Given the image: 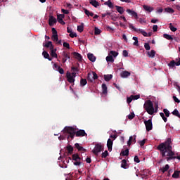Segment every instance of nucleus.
I'll use <instances>...</instances> for the list:
<instances>
[{"mask_svg":"<svg viewBox=\"0 0 180 180\" xmlns=\"http://www.w3.org/2000/svg\"><path fill=\"white\" fill-rule=\"evenodd\" d=\"M158 150L164 158H180V155H175V153L172 151V146H171L169 142L166 141L160 143L158 146Z\"/></svg>","mask_w":180,"mask_h":180,"instance_id":"nucleus-1","label":"nucleus"},{"mask_svg":"<svg viewBox=\"0 0 180 180\" xmlns=\"http://www.w3.org/2000/svg\"><path fill=\"white\" fill-rule=\"evenodd\" d=\"M143 108L146 110V112L150 115H153L158 112V109L154 108V103H153L151 100H147L145 101Z\"/></svg>","mask_w":180,"mask_h":180,"instance_id":"nucleus-2","label":"nucleus"},{"mask_svg":"<svg viewBox=\"0 0 180 180\" xmlns=\"http://www.w3.org/2000/svg\"><path fill=\"white\" fill-rule=\"evenodd\" d=\"M119 56V52L111 51L108 53V56L105 58L107 63H114L115 58Z\"/></svg>","mask_w":180,"mask_h":180,"instance_id":"nucleus-3","label":"nucleus"},{"mask_svg":"<svg viewBox=\"0 0 180 180\" xmlns=\"http://www.w3.org/2000/svg\"><path fill=\"white\" fill-rule=\"evenodd\" d=\"M77 77V72H73L72 73H70L68 72L66 73V78L68 79V82L70 84H74L75 82V78Z\"/></svg>","mask_w":180,"mask_h":180,"instance_id":"nucleus-4","label":"nucleus"},{"mask_svg":"<svg viewBox=\"0 0 180 180\" xmlns=\"http://www.w3.org/2000/svg\"><path fill=\"white\" fill-rule=\"evenodd\" d=\"M103 150V146L101 143H98L95 146L94 148L93 149V153L98 157L102 153Z\"/></svg>","mask_w":180,"mask_h":180,"instance_id":"nucleus-5","label":"nucleus"},{"mask_svg":"<svg viewBox=\"0 0 180 180\" xmlns=\"http://www.w3.org/2000/svg\"><path fill=\"white\" fill-rule=\"evenodd\" d=\"M64 131H65L66 133H68V134H70L69 136L71 137V139H74V136H75V134H76V130L72 127H65L64 129Z\"/></svg>","mask_w":180,"mask_h":180,"instance_id":"nucleus-6","label":"nucleus"},{"mask_svg":"<svg viewBox=\"0 0 180 180\" xmlns=\"http://www.w3.org/2000/svg\"><path fill=\"white\" fill-rule=\"evenodd\" d=\"M52 64L53 70H54V71H57L58 72H59V74H61L62 75L64 74V69L60 67L56 63L52 62Z\"/></svg>","mask_w":180,"mask_h":180,"instance_id":"nucleus-7","label":"nucleus"},{"mask_svg":"<svg viewBox=\"0 0 180 180\" xmlns=\"http://www.w3.org/2000/svg\"><path fill=\"white\" fill-rule=\"evenodd\" d=\"M176 62H175V60H172L169 62V63H168L169 68H175V65H176V67H179L180 58H178L176 59Z\"/></svg>","mask_w":180,"mask_h":180,"instance_id":"nucleus-8","label":"nucleus"},{"mask_svg":"<svg viewBox=\"0 0 180 180\" xmlns=\"http://www.w3.org/2000/svg\"><path fill=\"white\" fill-rule=\"evenodd\" d=\"M143 122L146 126V129L147 131H150V130H153V120H144Z\"/></svg>","mask_w":180,"mask_h":180,"instance_id":"nucleus-9","label":"nucleus"},{"mask_svg":"<svg viewBox=\"0 0 180 180\" xmlns=\"http://www.w3.org/2000/svg\"><path fill=\"white\" fill-rule=\"evenodd\" d=\"M87 79L88 81H90V82H94L95 79H98V75L95 72L88 73Z\"/></svg>","mask_w":180,"mask_h":180,"instance_id":"nucleus-10","label":"nucleus"},{"mask_svg":"<svg viewBox=\"0 0 180 180\" xmlns=\"http://www.w3.org/2000/svg\"><path fill=\"white\" fill-rule=\"evenodd\" d=\"M64 18H65V15L64 14H58L57 15V20L60 25H65V22L63 20Z\"/></svg>","mask_w":180,"mask_h":180,"instance_id":"nucleus-11","label":"nucleus"},{"mask_svg":"<svg viewBox=\"0 0 180 180\" xmlns=\"http://www.w3.org/2000/svg\"><path fill=\"white\" fill-rule=\"evenodd\" d=\"M127 12L129 15H131V16L135 18V19H139V14H137L136 11L131 9H127Z\"/></svg>","mask_w":180,"mask_h":180,"instance_id":"nucleus-12","label":"nucleus"},{"mask_svg":"<svg viewBox=\"0 0 180 180\" xmlns=\"http://www.w3.org/2000/svg\"><path fill=\"white\" fill-rule=\"evenodd\" d=\"M75 134L77 137H84L86 136V133L84 129H79V131H76Z\"/></svg>","mask_w":180,"mask_h":180,"instance_id":"nucleus-13","label":"nucleus"},{"mask_svg":"<svg viewBox=\"0 0 180 180\" xmlns=\"http://www.w3.org/2000/svg\"><path fill=\"white\" fill-rule=\"evenodd\" d=\"M57 23V19L53 16H50L49 19V26H54Z\"/></svg>","mask_w":180,"mask_h":180,"instance_id":"nucleus-14","label":"nucleus"},{"mask_svg":"<svg viewBox=\"0 0 180 180\" xmlns=\"http://www.w3.org/2000/svg\"><path fill=\"white\" fill-rule=\"evenodd\" d=\"M70 160H72L74 165H76V167H79V165L82 164L81 160H79L81 159L79 158H70Z\"/></svg>","mask_w":180,"mask_h":180,"instance_id":"nucleus-15","label":"nucleus"},{"mask_svg":"<svg viewBox=\"0 0 180 180\" xmlns=\"http://www.w3.org/2000/svg\"><path fill=\"white\" fill-rule=\"evenodd\" d=\"M121 168H124V169H127V168H129V163H127V160L123 159L121 161Z\"/></svg>","mask_w":180,"mask_h":180,"instance_id":"nucleus-16","label":"nucleus"},{"mask_svg":"<svg viewBox=\"0 0 180 180\" xmlns=\"http://www.w3.org/2000/svg\"><path fill=\"white\" fill-rule=\"evenodd\" d=\"M130 75H131V73H130V72L129 71H122L121 73H120V77L121 78H127L129 77H130Z\"/></svg>","mask_w":180,"mask_h":180,"instance_id":"nucleus-17","label":"nucleus"},{"mask_svg":"<svg viewBox=\"0 0 180 180\" xmlns=\"http://www.w3.org/2000/svg\"><path fill=\"white\" fill-rule=\"evenodd\" d=\"M136 137H137L136 135L131 136L127 141V146H131V143H136Z\"/></svg>","mask_w":180,"mask_h":180,"instance_id":"nucleus-18","label":"nucleus"},{"mask_svg":"<svg viewBox=\"0 0 180 180\" xmlns=\"http://www.w3.org/2000/svg\"><path fill=\"white\" fill-rule=\"evenodd\" d=\"M66 151L68 153V155H71L74 152V148L71 145H68L66 147Z\"/></svg>","mask_w":180,"mask_h":180,"instance_id":"nucleus-19","label":"nucleus"},{"mask_svg":"<svg viewBox=\"0 0 180 180\" xmlns=\"http://www.w3.org/2000/svg\"><path fill=\"white\" fill-rule=\"evenodd\" d=\"M143 8L144 11H146V12H148L149 13H151V12H153V11H154V8H153L150 6L143 5Z\"/></svg>","mask_w":180,"mask_h":180,"instance_id":"nucleus-20","label":"nucleus"},{"mask_svg":"<svg viewBox=\"0 0 180 180\" xmlns=\"http://www.w3.org/2000/svg\"><path fill=\"white\" fill-rule=\"evenodd\" d=\"M113 146V141L112 139H108L107 141V147L108 149V151H112V147Z\"/></svg>","mask_w":180,"mask_h":180,"instance_id":"nucleus-21","label":"nucleus"},{"mask_svg":"<svg viewBox=\"0 0 180 180\" xmlns=\"http://www.w3.org/2000/svg\"><path fill=\"white\" fill-rule=\"evenodd\" d=\"M87 57L89 61H91V63H95V61H96V57L94 56V53H88Z\"/></svg>","mask_w":180,"mask_h":180,"instance_id":"nucleus-22","label":"nucleus"},{"mask_svg":"<svg viewBox=\"0 0 180 180\" xmlns=\"http://www.w3.org/2000/svg\"><path fill=\"white\" fill-rule=\"evenodd\" d=\"M63 56L64 58H63V59H62V63H63V64H64L65 63H67V60H70V55H68L65 52H63Z\"/></svg>","mask_w":180,"mask_h":180,"instance_id":"nucleus-23","label":"nucleus"},{"mask_svg":"<svg viewBox=\"0 0 180 180\" xmlns=\"http://www.w3.org/2000/svg\"><path fill=\"white\" fill-rule=\"evenodd\" d=\"M58 160L60 161L59 165L61 168H67V164H65L64 159L58 158Z\"/></svg>","mask_w":180,"mask_h":180,"instance_id":"nucleus-24","label":"nucleus"},{"mask_svg":"<svg viewBox=\"0 0 180 180\" xmlns=\"http://www.w3.org/2000/svg\"><path fill=\"white\" fill-rule=\"evenodd\" d=\"M42 56L46 58V60H49V61H51V60H53V58H50V55L49 54V53H47V51H44L42 52Z\"/></svg>","mask_w":180,"mask_h":180,"instance_id":"nucleus-25","label":"nucleus"},{"mask_svg":"<svg viewBox=\"0 0 180 180\" xmlns=\"http://www.w3.org/2000/svg\"><path fill=\"white\" fill-rule=\"evenodd\" d=\"M155 51L151 50L150 51H148L147 54L150 58H154V57H155Z\"/></svg>","mask_w":180,"mask_h":180,"instance_id":"nucleus-26","label":"nucleus"},{"mask_svg":"<svg viewBox=\"0 0 180 180\" xmlns=\"http://www.w3.org/2000/svg\"><path fill=\"white\" fill-rule=\"evenodd\" d=\"M73 56L79 61H81L82 60V56H81V54H79V53L78 52H74Z\"/></svg>","mask_w":180,"mask_h":180,"instance_id":"nucleus-27","label":"nucleus"},{"mask_svg":"<svg viewBox=\"0 0 180 180\" xmlns=\"http://www.w3.org/2000/svg\"><path fill=\"white\" fill-rule=\"evenodd\" d=\"M101 88L103 94L106 95L108 94V86H106V84L103 83L101 86Z\"/></svg>","mask_w":180,"mask_h":180,"instance_id":"nucleus-28","label":"nucleus"},{"mask_svg":"<svg viewBox=\"0 0 180 180\" xmlns=\"http://www.w3.org/2000/svg\"><path fill=\"white\" fill-rule=\"evenodd\" d=\"M44 47L49 48L50 50H53L54 49V46H53V43L51 41H49L45 45Z\"/></svg>","mask_w":180,"mask_h":180,"instance_id":"nucleus-29","label":"nucleus"},{"mask_svg":"<svg viewBox=\"0 0 180 180\" xmlns=\"http://www.w3.org/2000/svg\"><path fill=\"white\" fill-rule=\"evenodd\" d=\"M57 49H51V57H53V58H57Z\"/></svg>","mask_w":180,"mask_h":180,"instance_id":"nucleus-30","label":"nucleus"},{"mask_svg":"<svg viewBox=\"0 0 180 180\" xmlns=\"http://www.w3.org/2000/svg\"><path fill=\"white\" fill-rule=\"evenodd\" d=\"M89 3L94 6V8H98V6H99V3L96 1V0H89Z\"/></svg>","mask_w":180,"mask_h":180,"instance_id":"nucleus-31","label":"nucleus"},{"mask_svg":"<svg viewBox=\"0 0 180 180\" xmlns=\"http://www.w3.org/2000/svg\"><path fill=\"white\" fill-rule=\"evenodd\" d=\"M115 8L117 12L120 13V15H123V13H124V9L123 8V7L116 6Z\"/></svg>","mask_w":180,"mask_h":180,"instance_id":"nucleus-32","label":"nucleus"},{"mask_svg":"<svg viewBox=\"0 0 180 180\" xmlns=\"http://www.w3.org/2000/svg\"><path fill=\"white\" fill-rule=\"evenodd\" d=\"M141 34H143L144 36V37H151V32L147 33V32H146V30H141Z\"/></svg>","mask_w":180,"mask_h":180,"instance_id":"nucleus-33","label":"nucleus"},{"mask_svg":"<svg viewBox=\"0 0 180 180\" xmlns=\"http://www.w3.org/2000/svg\"><path fill=\"white\" fill-rule=\"evenodd\" d=\"M104 5H106L110 9H113V3L110 0H108L104 3Z\"/></svg>","mask_w":180,"mask_h":180,"instance_id":"nucleus-34","label":"nucleus"},{"mask_svg":"<svg viewBox=\"0 0 180 180\" xmlns=\"http://www.w3.org/2000/svg\"><path fill=\"white\" fill-rule=\"evenodd\" d=\"M113 78V75H105L104 79L105 81L109 82Z\"/></svg>","mask_w":180,"mask_h":180,"instance_id":"nucleus-35","label":"nucleus"},{"mask_svg":"<svg viewBox=\"0 0 180 180\" xmlns=\"http://www.w3.org/2000/svg\"><path fill=\"white\" fill-rule=\"evenodd\" d=\"M129 27L130 29H133V30H134V32H136V33H141V30H143V29H137L134 27V26H133V24H130Z\"/></svg>","mask_w":180,"mask_h":180,"instance_id":"nucleus-36","label":"nucleus"},{"mask_svg":"<svg viewBox=\"0 0 180 180\" xmlns=\"http://www.w3.org/2000/svg\"><path fill=\"white\" fill-rule=\"evenodd\" d=\"M129 27L130 29H133V30H134V32H136V33H141V30H143V29H137L134 27V26H133V24H130Z\"/></svg>","mask_w":180,"mask_h":180,"instance_id":"nucleus-37","label":"nucleus"},{"mask_svg":"<svg viewBox=\"0 0 180 180\" xmlns=\"http://www.w3.org/2000/svg\"><path fill=\"white\" fill-rule=\"evenodd\" d=\"M88 84L86 79H81L80 80V86H85Z\"/></svg>","mask_w":180,"mask_h":180,"instance_id":"nucleus-38","label":"nucleus"},{"mask_svg":"<svg viewBox=\"0 0 180 180\" xmlns=\"http://www.w3.org/2000/svg\"><path fill=\"white\" fill-rule=\"evenodd\" d=\"M169 169V165H166L165 167L160 169V171L164 174V172H167V170Z\"/></svg>","mask_w":180,"mask_h":180,"instance_id":"nucleus-39","label":"nucleus"},{"mask_svg":"<svg viewBox=\"0 0 180 180\" xmlns=\"http://www.w3.org/2000/svg\"><path fill=\"white\" fill-rule=\"evenodd\" d=\"M163 37L166 39L167 40H174V38H172V36L168 34H164Z\"/></svg>","mask_w":180,"mask_h":180,"instance_id":"nucleus-40","label":"nucleus"},{"mask_svg":"<svg viewBox=\"0 0 180 180\" xmlns=\"http://www.w3.org/2000/svg\"><path fill=\"white\" fill-rule=\"evenodd\" d=\"M101 33H102V30H101V29L95 27L94 28V34L98 35V34H101Z\"/></svg>","mask_w":180,"mask_h":180,"instance_id":"nucleus-41","label":"nucleus"},{"mask_svg":"<svg viewBox=\"0 0 180 180\" xmlns=\"http://www.w3.org/2000/svg\"><path fill=\"white\" fill-rule=\"evenodd\" d=\"M160 115L163 122H165V123H167L168 119L167 118V117H165V115L164 114V112H160Z\"/></svg>","mask_w":180,"mask_h":180,"instance_id":"nucleus-42","label":"nucleus"},{"mask_svg":"<svg viewBox=\"0 0 180 180\" xmlns=\"http://www.w3.org/2000/svg\"><path fill=\"white\" fill-rule=\"evenodd\" d=\"M174 116H176L177 117L180 118V113L176 109H174V111L172 112Z\"/></svg>","mask_w":180,"mask_h":180,"instance_id":"nucleus-43","label":"nucleus"},{"mask_svg":"<svg viewBox=\"0 0 180 180\" xmlns=\"http://www.w3.org/2000/svg\"><path fill=\"white\" fill-rule=\"evenodd\" d=\"M51 39L53 40V41H58V34H53L51 37Z\"/></svg>","mask_w":180,"mask_h":180,"instance_id":"nucleus-44","label":"nucleus"},{"mask_svg":"<svg viewBox=\"0 0 180 180\" xmlns=\"http://www.w3.org/2000/svg\"><path fill=\"white\" fill-rule=\"evenodd\" d=\"M163 113L165 115L166 117H169L170 113H169V110H168V109L164 108Z\"/></svg>","mask_w":180,"mask_h":180,"instance_id":"nucleus-45","label":"nucleus"},{"mask_svg":"<svg viewBox=\"0 0 180 180\" xmlns=\"http://www.w3.org/2000/svg\"><path fill=\"white\" fill-rule=\"evenodd\" d=\"M132 39L134 40L133 45L139 46V38H137V37H133Z\"/></svg>","mask_w":180,"mask_h":180,"instance_id":"nucleus-46","label":"nucleus"},{"mask_svg":"<svg viewBox=\"0 0 180 180\" xmlns=\"http://www.w3.org/2000/svg\"><path fill=\"white\" fill-rule=\"evenodd\" d=\"M179 171H175L174 174H172V178H179Z\"/></svg>","mask_w":180,"mask_h":180,"instance_id":"nucleus-47","label":"nucleus"},{"mask_svg":"<svg viewBox=\"0 0 180 180\" xmlns=\"http://www.w3.org/2000/svg\"><path fill=\"white\" fill-rule=\"evenodd\" d=\"M84 13H86V15H87V16H91L94 17V13L90 12L89 11L84 9Z\"/></svg>","mask_w":180,"mask_h":180,"instance_id":"nucleus-48","label":"nucleus"},{"mask_svg":"<svg viewBox=\"0 0 180 180\" xmlns=\"http://www.w3.org/2000/svg\"><path fill=\"white\" fill-rule=\"evenodd\" d=\"M165 11V12H167V13H174V12H175V11L171 8H166Z\"/></svg>","mask_w":180,"mask_h":180,"instance_id":"nucleus-49","label":"nucleus"},{"mask_svg":"<svg viewBox=\"0 0 180 180\" xmlns=\"http://www.w3.org/2000/svg\"><path fill=\"white\" fill-rule=\"evenodd\" d=\"M121 155H122L123 157L129 155V149H126L125 150L122 151Z\"/></svg>","mask_w":180,"mask_h":180,"instance_id":"nucleus-50","label":"nucleus"},{"mask_svg":"<svg viewBox=\"0 0 180 180\" xmlns=\"http://www.w3.org/2000/svg\"><path fill=\"white\" fill-rule=\"evenodd\" d=\"M169 29L172 32H176V30H178V29L174 26H172V23L169 24Z\"/></svg>","mask_w":180,"mask_h":180,"instance_id":"nucleus-51","label":"nucleus"},{"mask_svg":"<svg viewBox=\"0 0 180 180\" xmlns=\"http://www.w3.org/2000/svg\"><path fill=\"white\" fill-rule=\"evenodd\" d=\"M76 148H77V150H79V151H82V150H84V148L81 146H79V143H75V144Z\"/></svg>","mask_w":180,"mask_h":180,"instance_id":"nucleus-52","label":"nucleus"},{"mask_svg":"<svg viewBox=\"0 0 180 180\" xmlns=\"http://www.w3.org/2000/svg\"><path fill=\"white\" fill-rule=\"evenodd\" d=\"M77 31H79V33H82V32H84V25H78Z\"/></svg>","mask_w":180,"mask_h":180,"instance_id":"nucleus-53","label":"nucleus"},{"mask_svg":"<svg viewBox=\"0 0 180 180\" xmlns=\"http://www.w3.org/2000/svg\"><path fill=\"white\" fill-rule=\"evenodd\" d=\"M144 49H145V50H147V51L150 50L151 46H150V44L145 43L144 44Z\"/></svg>","mask_w":180,"mask_h":180,"instance_id":"nucleus-54","label":"nucleus"},{"mask_svg":"<svg viewBox=\"0 0 180 180\" xmlns=\"http://www.w3.org/2000/svg\"><path fill=\"white\" fill-rule=\"evenodd\" d=\"M111 13L109 11H106L105 13L101 15L102 18H106V16H110Z\"/></svg>","mask_w":180,"mask_h":180,"instance_id":"nucleus-55","label":"nucleus"},{"mask_svg":"<svg viewBox=\"0 0 180 180\" xmlns=\"http://www.w3.org/2000/svg\"><path fill=\"white\" fill-rule=\"evenodd\" d=\"M139 23H141V25H146L147 21L143 18H139Z\"/></svg>","mask_w":180,"mask_h":180,"instance_id":"nucleus-56","label":"nucleus"},{"mask_svg":"<svg viewBox=\"0 0 180 180\" xmlns=\"http://www.w3.org/2000/svg\"><path fill=\"white\" fill-rule=\"evenodd\" d=\"M136 115H134V112H131V114L128 115V119L131 120L132 119H134V117Z\"/></svg>","mask_w":180,"mask_h":180,"instance_id":"nucleus-57","label":"nucleus"},{"mask_svg":"<svg viewBox=\"0 0 180 180\" xmlns=\"http://www.w3.org/2000/svg\"><path fill=\"white\" fill-rule=\"evenodd\" d=\"M133 101V97H131V96H130V97L127 98V103H131Z\"/></svg>","mask_w":180,"mask_h":180,"instance_id":"nucleus-58","label":"nucleus"},{"mask_svg":"<svg viewBox=\"0 0 180 180\" xmlns=\"http://www.w3.org/2000/svg\"><path fill=\"white\" fill-rule=\"evenodd\" d=\"M131 98L134 101H137V99H140V95H131Z\"/></svg>","mask_w":180,"mask_h":180,"instance_id":"nucleus-59","label":"nucleus"},{"mask_svg":"<svg viewBox=\"0 0 180 180\" xmlns=\"http://www.w3.org/2000/svg\"><path fill=\"white\" fill-rule=\"evenodd\" d=\"M101 155H102V158H106V157H108V150H105V152H103Z\"/></svg>","mask_w":180,"mask_h":180,"instance_id":"nucleus-60","label":"nucleus"},{"mask_svg":"<svg viewBox=\"0 0 180 180\" xmlns=\"http://www.w3.org/2000/svg\"><path fill=\"white\" fill-rule=\"evenodd\" d=\"M63 46L65 49H70V44H68V42H63Z\"/></svg>","mask_w":180,"mask_h":180,"instance_id":"nucleus-61","label":"nucleus"},{"mask_svg":"<svg viewBox=\"0 0 180 180\" xmlns=\"http://www.w3.org/2000/svg\"><path fill=\"white\" fill-rule=\"evenodd\" d=\"M70 37L74 38V37H77V33L73 32L72 31L70 32V34H69Z\"/></svg>","mask_w":180,"mask_h":180,"instance_id":"nucleus-62","label":"nucleus"},{"mask_svg":"<svg viewBox=\"0 0 180 180\" xmlns=\"http://www.w3.org/2000/svg\"><path fill=\"white\" fill-rule=\"evenodd\" d=\"M122 56L124 57H129V52H127V51H126V50H124L122 52Z\"/></svg>","mask_w":180,"mask_h":180,"instance_id":"nucleus-63","label":"nucleus"},{"mask_svg":"<svg viewBox=\"0 0 180 180\" xmlns=\"http://www.w3.org/2000/svg\"><path fill=\"white\" fill-rule=\"evenodd\" d=\"M173 99H174V102H176V103H180V101L178 99V98H176V96H173Z\"/></svg>","mask_w":180,"mask_h":180,"instance_id":"nucleus-64","label":"nucleus"}]
</instances>
